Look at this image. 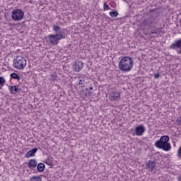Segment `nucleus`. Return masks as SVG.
<instances>
[{"instance_id":"obj_15","label":"nucleus","mask_w":181,"mask_h":181,"mask_svg":"<svg viewBox=\"0 0 181 181\" xmlns=\"http://www.w3.org/2000/svg\"><path fill=\"white\" fill-rule=\"evenodd\" d=\"M10 77L11 78H13V80H18V81L21 80V76L16 73L11 74L10 75Z\"/></svg>"},{"instance_id":"obj_24","label":"nucleus","mask_w":181,"mask_h":181,"mask_svg":"<svg viewBox=\"0 0 181 181\" xmlns=\"http://www.w3.org/2000/svg\"><path fill=\"white\" fill-rule=\"evenodd\" d=\"M153 33H155V36H154V37H158V33H152V34L153 35Z\"/></svg>"},{"instance_id":"obj_9","label":"nucleus","mask_w":181,"mask_h":181,"mask_svg":"<svg viewBox=\"0 0 181 181\" xmlns=\"http://www.w3.org/2000/svg\"><path fill=\"white\" fill-rule=\"evenodd\" d=\"M109 98L110 101H116V100H119V98H121V93L117 90H113L110 93Z\"/></svg>"},{"instance_id":"obj_5","label":"nucleus","mask_w":181,"mask_h":181,"mask_svg":"<svg viewBox=\"0 0 181 181\" xmlns=\"http://www.w3.org/2000/svg\"><path fill=\"white\" fill-rule=\"evenodd\" d=\"M23 16H25V13L19 8H15L11 12V19L13 21H16L17 22L22 21L23 19Z\"/></svg>"},{"instance_id":"obj_16","label":"nucleus","mask_w":181,"mask_h":181,"mask_svg":"<svg viewBox=\"0 0 181 181\" xmlns=\"http://www.w3.org/2000/svg\"><path fill=\"white\" fill-rule=\"evenodd\" d=\"M6 84V80L3 76H0V89L2 88Z\"/></svg>"},{"instance_id":"obj_21","label":"nucleus","mask_w":181,"mask_h":181,"mask_svg":"<svg viewBox=\"0 0 181 181\" xmlns=\"http://www.w3.org/2000/svg\"><path fill=\"white\" fill-rule=\"evenodd\" d=\"M154 78H159V77H160V74H159V73H156V74H154Z\"/></svg>"},{"instance_id":"obj_26","label":"nucleus","mask_w":181,"mask_h":181,"mask_svg":"<svg viewBox=\"0 0 181 181\" xmlns=\"http://www.w3.org/2000/svg\"><path fill=\"white\" fill-rule=\"evenodd\" d=\"M88 90H93V87H90Z\"/></svg>"},{"instance_id":"obj_13","label":"nucleus","mask_w":181,"mask_h":181,"mask_svg":"<svg viewBox=\"0 0 181 181\" xmlns=\"http://www.w3.org/2000/svg\"><path fill=\"white\" fill-rule=\"evenodd\" d=\"M10 93L11 94H16L19 91V86L14 85L9 88Z\"/></svg>"},{"instance_id":"obj_18","label":"nucleus","mask_w":181,"mask_h":181,"mask_svg":"<svg viewBox=\"0 0 181 181\" xmlns=\"http://www.w3.org/2000/svg\"><path fill=\"white\" fill-rule=\"evenodd\" d=\"M109 15L112 18H117V16H118V11H117L116 10H113L112 11H110L109 13Z\"/></svg>"},{"instance_id":"obj_11","label":"nucleus","mask_w":181,"mask_h":181,"mask_svg":"<svg viewBox=\"0 0 181 181\" xmlns=\"http://www.w3.org/2000/svg\"><path fill=\"white\" fill-rule=\"evenodd\" d=\"M37 166V161L35 159H31L28 161V167L30 169L35 170Z\"/></svg>"},{"instance_id":"obj_25","label":"nucleus","mask_w":181,"mask_h":181,"mask_svg":"<svg viewBox=\"0 0 181 181\" xmlns=\"http://www.w3.org/2000/svg\"><path fill=\"white\" fill-rule=\"evenodd\" d=\"M178 181H181V176L178 177Z\"/></svg>"},{"instance_id":"obj_2","label":"nucleus","mask_w":181,"mask_h":181,"mask_svg":"<svg viewBox=\"0 0 181 181\" xmlns=\"http://www.w3.org/2000/svg\"><path fill=\"white\" fill-rule=\"evenodd\" d=\"M118 67L120 71L128 73L134 67V60L131 57H124L119 60Z\"/></svg>"},{"instance_id":"obj_3","label":"nucleus","mask_w":181,"mask_h":181,"mask_svg":"<svg viewBox=\"0 0 181 181\" xmlns=\"http://www.w3.org/2000/svg\"><path fill=\"white\" fill-rule=\"evenodd\" d=\"M170 139L169 136H162L159 140L155 142L156 148L162 149L165 152H169V151L172 149V146L170 145V143H169Z\"/></svg>"},{"instance_id":"obj_23","label":"nucleus","mask_w":181,"mask_h":181,"mask_svg":"<svg viewBox=\"0 0 181 181\" xmlns=\"http://www.w3.org/2000/svg\"><path fill=\"white\" fill-rule=\"evenodd\" d=\"M177 122L179 124V125H181V117L177 119Z\"/></svg>"},{"instance_id":"obj_19","label":"nucleus","mask_w":181,"mask_h":181,"mask_svg":"<svg viewBox=\"0 0 181 181\" xmlns=\"http://www.w3.org/2000/svg\"><path fill=\"white\" fill-rule=\"evenodd\" d=\"M92 95H93V92L90 91L88 88H86L85 90L86 97H91Z\"/></svg>"},{"instance_id":"obj_4","label":"nucleus","mask_w":181,"mask_h":181,"mask_svg":"<svg viewBox=\"0 0 181 181\" xmlns=\"http://www.w3.org/2000/svg\"><path fill=\"white\" fill-rule=\"evenodd\" d=\"M28 62L26 59L22 56H18L13 59V66L17 70H23L26 67Z\"/></svg>"},{"instance_id":"obj_22","label":"nucleus","mask_w":181,"mask_h":181,"mask_svg":"<svg viewBox=\"0 0 181 181\" xmlns=\"http://www.w3.org/2000/svg\"><path fill=\"white\" fill-rule=\"evenodd\" d=\"M177 153L178 156H181V146L178 148Z\"/></svg>"},{"instance_id":"obj_10","label":"nucleus","mask_w":181,"mask_h":181,"mask_svg":"<svg viewBox=\"0 0 181 181\" xmlns=\"http://www.w3.org/2000/svg\"><path fill=\"white\" fill-rule=\"evenodd\" d=\"M155 168H156V163H155V161L148 160L146 163V169L151 170V172H153Z\"/></svg>"},{"instance_id":"obj_12","label":"nucleus","mask_w":181,"mask_h":181,"mask_svg":"<svg viewBox=\"0 0 181 181\" xmlns=\"http://www.w3.org/2000/svg\"><path fill=\"white\" fill-rule=\"evenodd\" d=\"M36 152H37V148H34L31 150H30L28 152H27L25 154V158H33V156H35Z\"/></svg>"},{"instance_id":"obj_8","label":"nucleus","mask_w":181,"mask_h":181,"mask_svg":"<svg viewBox=\"0 0 181 181\" xmlns=\"http://www.w3.org/2000/svg\"><path fill=\"white\" fill-rule=\"evenodd\" d=\"M170 49H173V50H176L177 53H181V40L174 42L170 45Z\"/></svg>"},{"instance_id":"obj_17","label":"nucleus","mask_w":181,"mask_h":181,"mask_svg":"<svg viewBox=\"0 0 181 181\" xmlns=\"http://www.w3.org/2000/svg\"><path fill=\"white\" fill-rule=\"evenodd\" d=\"M30 181H42V178L39 175H35L30 177Z\"/></svg>"},{"instance_id":"obj_7","label":"nucleus","mask_w":181,"mask_h":181,"mask_svg":"<svg viewBox=\"0 0 181 181\" xmlns=\"http://www.w3.org/2000/svg\"><path fill=\"white\" fill-rule=\"evenodd\" d=\"M83 67H84V64L81 61H77L72 63V69L74 71H76V73L81 71Z\"/></svg>"},{"instance_id":"obj_1","label":"nucleus","mask_w":181,"mask_h":181,"mask_svg":"<svg viewBox=\"0 0 181 181\" xmlns=\"http://www.w3.org/2000/svg\"><path fill=\"white\" fill-rule=\"evenodd\" d=\"M52 30L56 34H51L47 36V41L49 45L52 46H57L59 45L60 40L66 39V33L59 25H53Z\"/></svg>"},{"instance_id":"obj_6","label":"nucleus","mask_w":181,"mask_h":181,"mask_svg":"<svg viewBox=\"0 0 181 181\" xmlns=\"http://www.w3.org/2000/svg\"><path fill=\"white\" fill-rule=\"evenodd\" d=\"M146 131V127L144 124L137 125L134 129V134L136 136H142L145 132Z\"/></svg>"},{"instance_id":"obj_20","label":"nucleus","mask_w":181,"mask_h":181,"mask_svg":"<svg viewBox=\"0 0 181 181\" xmlns=\"http://www.w3.org/2000/svg\"><path fill=\"white\" fill-rule=\"evenodd\" d=\"M103 9L105 11H110V6H108V4H107V3H105L103 4Z\"/></svg>"},{"instance_id":"obj_14","label":"nucleus","mask_w":181,"mask_h":181,"mask_svg":"<svg viewBox=\"0 0 181 181\" xmlns=\"http://www.w3.org/2000/svg\"><path fill=\"white\" fill-rule=\"evenodd\" d=\"M37 169L38 172H44L45 171V163H40L37 164Z\"/></svg>"}]
</instances>
